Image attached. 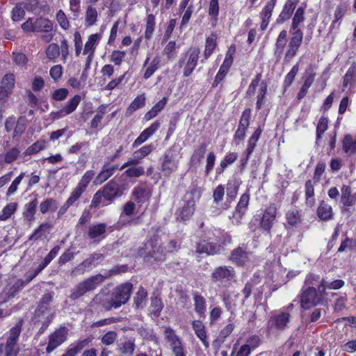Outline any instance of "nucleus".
<instances>
[{
  "label": "nucleus",
  "mask_w": 356,
  "mask_h": 356,
  "mask_svg": "<svg viewBox=\"0 0 356 356\" xmlns=\"http://www.w3.org/2000/svg\"><path fill=\"white\" fill-rule=\"evenodd\" d=\"M108 105L102 104L97 109V113L90 122V127L92 129L98 128L102 123V120L107 111Z\"/></svg>",
  "instance_id": "obj_48"
},
{
  "label": "nucleus",
  "mask_w": 356,
  "mask_h": 356,
  "mask_svg": "<svg viewBox=\"0 0 356 356\" xmlns=\"http://www.w3.org/2000/svg\"><path fill=\"white\" fill-rule=\"evenodd\" d=\"M261 282V277L258 274H254L252 277L245 284V286L242 291L243 294L244 295L245 299H248L251 293L252 288L257 284H259Z\"/></svg>",
  "instance_id": "obj_52"
},
{
  "label": "nucleus",
  "mask_w": 356,
  "mask_h": 356,
  "mask_svg": "<svg viewBox=\"0 0 356 356\" xmlns=\"http://www.w3.org/2000/svg\"><path fill=\"white\" fill-rule=\"evenodd\" d=\"M155 16L153 14H148L146 19L145 38L149 40L154 31L155 27Z\"/></svg>",
  "instance_id": "obj_61"
},
{
  "label": "nucleus",
  "mask_w": 356,
  "mask_h": 356,
  "mask_svg": "<svg viewBox=\"0 0 356 356\" xmlns=\"http://www.w3.org/2000/svg\"><path fill=\"white\" fill-rule=\"evenodd\" d=\"M318 291L314 286L303 287L300 296V305L304 309H309L312 307L321 304L322 298Z\"/></svg>",
  "instance_id": "obj_10"
},
{
  "label": "nucleus",
  "mask_w": 356,
  "mask_h": 356,
  "mask_svg": "<svg viewBox=\"0 0 356 356\" xmlns=\"http://www.w3.org/2000/svg\"><path fill=\"white\" fill-rule=\"evenodd\" d=\"M315 76L316 73L312 67L306 70L304 83L297 95V99L298 100L303 99L306 96L309 88L312 86L314 81Z\"/></svg>",
  "instance_id": "obj_27"
},
{
  "label": "nucleus",
  "mask_w": 356,
  "mask_h": 356,
  "mask_svg": "<svg viewBox=\"0 0 356 356\" xmlns=\"http://www.w3.org/2000/svg\"><path fill=\"white\" fill-rule=\"evenodd\" d=\"M344 286V282L342 280H336L332 282H327L325 280L319 287L320 296H325V290L328 289H339Z\"/></svg>",
  "instance_id": "obj_47"
},
{
  "label": "nucleus",
  "mask_w": 356,
  "mask_h": 356,
  "mask_svg": "<svg viewBox=\"0 0 356 356\" xmlns=\"http://www.w3.org/2000/svg\"><path fill=\"white\" fill-rule=\"evenodd\" d=\"M327 128L328 118L325 116H321L316 127V143H318V141L322 138L323 134Z\"/></svg>",
  "instance_id": "obj_62"
},
{
  "label": "nucleus",
  "mask_w": 356,
  "mask_h": 356,
  "mask_svg": "<svg viewBox=\"0 0 356 356\" xmlns=\"http://www.w3.org/2000/svg\"><path fill=\"white\" fill-rule=\"evenodd\" d=\"M286 219L288 225L293 227H298L302 221L300 212L297 209L289 210L286 213Z\"/></svg>",
  "instance_id": "obj_39"
},
{
  "label": "nucleus",
  "mask_w": 356,
  "mask_h": 356,
  "mask_svg": "<svg viewBox=\"0 0 356 356\" xmlns=\"http://www.w3.org/2000/svg\"><path fill=\"white\" fill-rule=\"evenodd\" d=\"M195 201L193 197L184 202V205L177 211V219L181 221L188 220L194 213Z\"/></svg>",
  "instance_id": "obj_22"
},
{
  "label": "nucleus",
  "mask_w": 356,
  "mask_h": 356,
  "mask_svg": "<svg viewBox=\"0 0 356 356\" xmlns=\"http://www.w3.org/2000/svg\"><path fill=\"white\" fill-rule=\"evenodd\" d=\"M128 167L124 175L129 178H137L145 175V168L142 165H135Z\"/></svg>",
  "instance_id": "obj_57"
},
{
  "label": "nucleus",
  "mask_w": 356,
  "mask_h": 356,
  "mask_svg": "<svg viewBox=\"0 0 356 356\" xmlns=\"http://www.w3.org/2000/svg\"><path fill=\"white\" fill-rule=\"evenodd\" d=\"M268 85L266 81H261L260 88L257 96L256 108L257 110H260L263 105L266 103V95L267 94Z\"/></svg>",
  "instance_id": "obj_55"
},
{
  "label": "nucleus",
  "mask_w": 356,
  "mask_h": 356,
  "mask_svg": "<svg viewBox=\"0 0 356 356\" xmlns=\"http://www.w3.org/2000/svg\"><path fill=\"white\" fill-rule=\"evenodd\" d=\"M251 118V109L245 108L241 116L238 128L234 135L233 140L238 142L243 140L250 125Z\"/></svg>",
  "instance_id": "obj_17"
},
{
  "label": "nucleus",
  "mask_w": 356,
  "mask_h": 356,
  "mask_svg": "<svg viewBox=\"0 0 356 356\" xmlns=\"http://www.w3.org/2000/svg\"><path fill=\"white\" fill-rule=\"evenodd\" d=\"M53 292L46 293L42 296L38 306V312H41L43 314L45 311L48 310L49 305L53 300Z\"/></svg>",
  "instance_id": "obj_58"
},
{
  "label": "nucleus",
  "mask_w": 356,
  "mask_h": 356,
  "mask_svg": "<svg viewBox=\"0 0 356 356\" xmlns=\"http://www.w3.org/2000/svg\"><path fill=\"white\" fill-rule=\"evenodd\" d=\"M151 196L152 191L145 183H140L136 186L131 193L132 200L139 206L148 202Z\"/></svg>",
  "instance_id": "obj_16"
},
{
  "label": "nucleus",
  "mask_w": 356,
  "mask_h": 356,
  "mask_svg": "<svg viewBox=\"0 0 356 356\" xmlns=\"http://www.w3.org/2000/svg\"><path fill=\"white\" fill-rule=\"evenodd\" d=\"M294 31L289 40V42L284 54V63L290 62L297 54L303 39V32L300 28L293 29Z\"/></svg>",
  "instance_id": "obj_12"
},
{
  "label": "nucleus",
  "mask_w": 356,
  "mask_h": 356,
  "mask_svg": "<svg viewBox=\"0 0 356 356\" xmlns=\"http://www.w3.org/2000/svg\"><path fill=\"white\" fill-rule=\"evenodd\" d=\"M93 305L102 306L107 311L115 308L114 302L111 293L100 292L95 296L92 302Z\"/></svg>",
  "instance_id": "obj_26"
},
{
  "label": "nucleus",
  "mask_w": 356,
  "mask_h": 356,
  "mask_svg": "<svg viewBox=\"0 0 356 356\" xmlns=\"http://www.w3.org/2000/svg\"><path fill=\"white\" fill-rule=\"evenodd\" d=\"M277 207L275 204H269L264 210L261 218L259 226L261 229L268 234H270L271 229L276 220Z\"/></svg>",
  "instance_id": "obj_15"
},
{
  "label": "nucleus",
  "mask_w": 356,
  "mask_h": 356,
  "mask_svg": "<svg viewBox=\"0 0 356 356\" xmlns=\"http://www.w3.org/2000/svg\"><path fill=\"white\" fill-rule=\"evenodd\" d=\"M68 329L60 326L49 336V341L46 348V353H51L58 346L63 344L67 339Z\"/></svg>",
  "instance_id": "obj_14"
},
{
  "label": "nucleus",
  "mask_w": 356,
  "mask_h": 356,
  "mask_svg": "<svg viewBox=\"0 0 356 356\" xmlns=\"http://www.w3.org/2000/svg\"><path fill=\"white\" fill-rule=\"evenodd\" d=\"M194 309L200 316H203L206 312L205 298L197 291L193 293Z\"/></svg>",
  "instance_id": "obj_40"
},
{
  "label": "nucleus",
  "mask_w": 356,
  "mask_h": 356,
  "mask_svg": "<svg viewBox=\"0 0 356 356\" xmlns=\"http://www.w3.org/2000/svg\"><path fill=\"white\" fill-rule=\"evenodd\" d=\"M317 216L324 221L332 219L334 213L332 207L325 201H321L317 209Z\"/></svg>",
  "instance_id": "obj_37"
},
{
  "label": "nucleus",
  "mask_w": 356,
  "mask_h": 356,
  "mask_svg": "<svg viewBox=\"0 0 356 356\" xmlns=\"http://www.w3.org/2000/svg\"><path fill=\"white\" fill-rule=\"evenodd\" d=\"M250 199V195L249 191H246L241 195L239 201L232 214V218L237 224L241 222V220L245 215L248 209Z\"/></svg>",
  "instance_id": "obj_19"
},
{
  "label": "nucleus",
  "mask_w": 356,
  "mask_h": 356,
  "mask_svg": "<svg viewBox=\"0 0 356 356\" xmlns=\"http://www.w3.org/2000/svg\"><path fill=\"white\" fill-rule=\"evenodd\" d=\"M222 249V248L220 245L204 239L200 240L195 245V252L200 254L214 255L219 254Z\"/></svg>",
  "instance_id": "obj_21"
},
{
  "label": "nucleus",
  "mask_w": 356,
  "mask_h": 356,
  "mask_svg": "<svg viewBox=\"0 0 356 356\" xmlns=\"http://www.w3.org/2000/svg\"><path fill=\"white\" fill-rule=\"evenodd\" d=\"M161 171L166 177H169L173 172L178 169L179 160L177 151L170 147L165 150L161 159Z\"/></svg>",
  "instance_id": "obj_8"
},
{
  "label": "nucleus",
  "mask_w": 356,
  "mask_h": 356,
  "mask_svg": "<svg viewBox=\"0 0 356 356\" xmlns=\"http://www.w3.org/2000/svg\"><path fill=\"white\" fill-rule=\"evenodd\" d=\"M341 202L345 207H352L356 204V195L353 194L350 186L343 184L341 188Z\"/></svg>",
  "instance_id": "obj_30"
},
{
  "label": "nucleus",
  "mask_w": 356,
  "mask_h": 356,
  "mask_svg": "<svg viewBox=\"0 0 356 356\" xmlns=\"http://www.w3.org/2000/svg\"><path fill=\"white\" fill-rule=\"evenodd\" d=\"M296 7V3L292 0H287L282 10L279 15L276 22L278 24H283L285 21L289 19Z\"/></svg>",
  "instance_id": "obj_32"
},
{
  "label": "nucleus",
  "mask_w": 356,
  "mask_h": 356,
  "mask_svg": "<svg viewBox=\"0 0 356 356\" xmlns=\"http://www.w3.org/2000/svg\"><path fill=\"white\" fill-rule=\"evenodd\" d=\"M154 147L152 144L144 145L139 149L135 151L132 157L129 158L120 168L122 170L128 166L138 165L142 159L153 152Z\"/></svg>",
  "instance_id": "obj_18"
},
{
  "label": "nucleus",
  "mask_w": 356,
  "mask_h": 356,
  "mask_svg": "<svg viewBox=\"0 0 356 356\" xmlns=\"http://www.w3.org/2000/svg\"><path fill=\"white\" fill-rule=\"evenodd\" d=\"M291 314L283 310L275 311L271 314L266 324L268 334L281 332L289 327Z\"/></svg>",
  "instance_id": "obj_6"
},
{
  "label": "nucleus",
  "mask_w": 356,
  "mask_h": 356,
  "mask_svg": "<svg viewBox=\"0 0 356 356\" xmlns=\"http://www.w3.org/2000/svg\"><path fill=\"white\" fill-rule=\"evenodd\" d=\"M98 12L96 8L88 6L86 10L85 26L90 27L94 26L97 22Z\"/></svg>",
  "instance_id": "obj_45"
},
{
  "label": "nucleus",
  "mask_w": 356,
  "mask_h": 356,
  "mask_svg": "<svg viewBox=\"0 0 356 356\" xmlns=\"http://www.w3.org/2000/svg\"><path fill=\"white\" fill-rule=\"evenodd\" d=\"M161 58L159 55H156L153 60L150 62L149 66L147 67L143 78L148 79L153 74L161 67Z\"/></svg>",
  "instance_id": "obj_50"
},
{
  "label": "nucleus",
  "mask_w": 356,
  "mask_h": 356,
  "mask_svg": "<svg viewBox=\"0 0 356 356\" xmlns=\"http://www.w3.org/2000/svg\"><path fill=\"white\" fill-rule=\"evenodd\" d=\"M53 26V22L48 18L38 17L36 18L29 17L22 24L21 28L25 32L45 33L47 34L42 35L41 38L45 42H50L53 39L51 33Z\"/></svg>",
  "instance_id": "obj_3"
},
{
  "label": "nucleus",
  "mask_w": 356,
  "mask_h": 356,
  "mask_svg": "<svg viewBox=\"0 0 356 356\" xmlns=\"http://www.w3.org/2000/svg\"><path fill=\"white\" fill-rule=\"evenodd\" d=\"M58 209V202L53 198H47L42 201L39 205L41 213L45 214L49 211L54 212Z\"/></svg>",
  "instance_id": "obj_51"
},
{
  "label": "nucleus",
  "mask_w": 356,
  "mask_h": 356,
  "mask_svg": "<svg viewBox=\"0 0 356 356\" xmlns=\"http://www.w3.org/2000/svg\"><path fill=\"white\" fill-rule=\"evenodd\" d=\"M26 285L23 280L18 279L11 286H6L4 291L8 298H14Z\"/></svg>",
  "instance_id": "obj_43"
},
{
  "label": "nucleus",
  "mask_w": 356,
  "mask_h": 356,
  "mask_svg": "<svg viewBox=\"0 0 356 356\" xmlns=\"http://www.w3.org/2000/svg\"><path fill=\"white\" fill-rule=\"evenodd\" d=\"M104 259L103 254L95 252L83 260L80 264L72 270L73 276L83 275L90 270L93 267L99 265Z\"/></svg>",
  "instance_id": "obj_13"
},
{
  "label": "nucleus",
  "mask_w": 356,
  "mask_h": 356,
  "mask_svg": "<svg viewBox=\"0 0 356 356\" xmlns=\"http://www.w3.org/2000/svg\"><path fill=\"white\" fill-rule=\"evenodd\" d=\"M299 71V65L298 64L294 65L291 70L289 72V73L285 76L283 86L284 89H287L293 83L296 76L297 75Z\"/></svg>",
  "instance_id": "obj_64"
},
{
  "label": "nucleus",
  "mask_w": 356,
  "mask_h": 356,
  "mask_svg": "<svg viewBox=\"0 0 356 356\" xmlns=\"http://www.w3.org/2000/svg\"><path fill=\"white\" fill-rule=\"evenodd\" d=\"M147 293L143 287H140L134 298V307L135 309L143 308L145 305Z\"/></svg>",
  "instance_id": "obj_53"
},
{
  "label": "nucleus",
  "mask_w": 356,
  "mask_h": 356,
  "mask_svg": "<svg viewBox=\"0 0 356 356\" xmlns=\"http://www.w3.org/2000/svg\"><path fill=\"white\" fill-rule=\"evenodd\" d=\"M248 259V253L241 247L234 249L229 256V260L238 266H243Z\"/></svg>",
  "instance_id": "obj_34"
},
{
  "label": "nucleus",
  "mask_w": 356,
  "mask_h": 356,
  "mask_svg": "<svg viewBox=\"0 0 356 356\" xmlns=\"http://www.w3.org/2000/svg\"><path fill=\"white\" fill-rule=\"evenodd\" d=\"M107 225L104 222L90 225L88 227L87 236L92 243H99L106 238Z\"/></svg>",
  "instance_id": "obj_20"
},
{
  "label": "nucleus",
  "mask_w": 356,
  "mask_h": 356,
  "mask_svg": "<svg viewBox=\"0 0 356 356\" xmlns=\"http://www.w3.org/2000/svg\"><path fill=\"white\" fill-rule=\"evenodd\" d=\"M192 327L199 339L202 341L205 348L209 346V343L207 341V332L203 323L200 321L195 320L192 323Z\"/></svg>",
  "instance_id": "obj_35"
},
{
  "label": "nucleus",
  "mask_w": 356,
  "mask_h": 356,
  "mask_svg": "<svg viewBox=\"0 0 356 356\" xmlns=\"http://www.w3.org/2000/svg\"><path fill=\"white\" fill-rule=\"evenodd\" d=\"M160 126L161 122L156 120L149 127L146 128L141 132V134L134 141L132 147L135 148L145 143L159 129Z\"/></svg>",
  "instance_id": "obj_25"
},
{
  "label": "nucleus",
  "mask_w": 356,
  "mask_h": 356,
  "mask_svg": "<svg viewBox=\"0 0 356 356\" xmlns=\"http://www.w3.org/2000/svg\"><path fill=\"white\" fill-rule=\"evenodd\" d=\"M38 205V199L35 198L26 204L24 206L22 214L24 218L29 222H32L35 220V215L37 211Z\"/></svg>",
  "instance_id": "obj_36"
},
{
  "label": "nucleus",
  "mask_w": 356,
  "mask_h": 356,
  "mask_svg": "<svg viewBox=\"0 0 356 356\" xmlns=\"http://www.w3.org/2000/svg\"><path fill=\"white\" fill-rule=\"evenodd\" d=\"M146 98L145 94L138 95L131 103L126 111V115L131 116L136 110L143 108L145 105Z\"/></svg>",
  "instance_id": "obj_42"
},
{
  "label": "nucleus",
  "mask_w": 356,
  "mask_h": 356,
  "mask_svg": "<svg viewBox=\"0 0 356 356\" xmlns=\"http://www.w3.org/2000/svg\"><path fill=\"white\" fill-rule=\"evenodd\" d=\"M305 21V8L303 7H298L296 10L291 26V29L299 28L300 25Z\"/></svg>",
  "instance_id": "obj_60"
},
{
  "label": "nucleus",
  "mask_w": 356,
  "mask_h": 356,
  "mask_svg": "<svg viewBox=\"0 0 356 356\" xmlns=\"http://www.w3.org/2000/svg\"><path fill=\"white\" fill-rule=\"evenodd\" d=\"M217 35L215 33H212L206 39L205 49L204 51V60H207L213 54L216 47Z\"/></svg>",
  "instance_id": "obj_44"
},
{
  "label": "nucleus",
  "mask_w": 356,
  "mask_h": 356,
  "mask_svg": "<svg viewBox=\"0 0 356 356\" xmlns=\"http://www.w3.org/2000/svg\"><path fill=\"white\" fill-rule=\"evenodd\" d=\"M101 32L89 35L88 41L85 44L83 54H95L97 45L99 43L102 38V26L100 29Z\"/></svg>",
  "instance_id": "obj_29"
},
{
  "label": "nucleus",
  "mask_w": 356,
  "mask_h": 356,
  "mask_svg": "<svg viewBox=\"0 0 356 356\" xmlns=\"http://www.w3.org/2000/svg\"><path fill=\"white\" fill-rule=\"evenodd\" d=\"M150 312L154 316H159L163 308V302L161 298L154 297L151 298Z\"/></svg>",
  "instance_id": "obj_63"
},
{
  "label": "nucleus",
  "mask_w": 356,
  "mask_h": 356,
  "mask_svg": "<svg viewBox=\"0 0 356 356\" xmlns=\"http://www.w3.org/2000/svg\"><path fill=\"white\" fill-rule=\"evenodd\" d=\"M125 190L124 185L120 184L112 179L94 194L90 207L91 209L97 208L103 200L111 203L115 199L121 197Z\"/></svg>",
  "instance_id": "obj_2"
},
{
  "label": "nucleus",
  "mask_w": 356,
  "mask_h": 356,
  "mask_svg": "<svg viewBox=\"0 0 356 356\" xmlns=\"http://www.w3.org/2000/svg\"><path fill=\"white\" fill-rule=\"evenodd\" d=\"M133 289V284L125 282L115 287L111 292L115 309L119 308L126 304L130 298Z\"/></svg>",
  "instance_id": "obj_11"
},
{
  "label": "nucleus",
  "mask_w": 356,
  "mask_h": 356,
  "mask_svg": "<svg viewBox=\"0 0 356 356\" xmlns=\"http://www.w3.org/2000/svg\"><path fill=\"white\" fill-rule=\"evenodd\" d=\"M81 101V97L79 95H74L62 108L63 112L65 113L67 115L71 114L76 109Z\"/></svg>",
  "instance_id": "obj_56"
},
{
  "label": "nucleus",
  "mask_w": 356,
  "mask_h": 356,
  "mask_svg": "<svg viewBox=\"0 0 356 356\" xmlns=\"http://www.w3.org/2000/svg\"><path fill=\"white\" fill-rule=\"evenodd\" d=\"M51 228V225L49 222H44L40 224L29 236V240L37 241L42 238L43 236L46 237L45 233Z\"/></svg>",
  "instance_id": "obj_46"
},
{
  "label": "nucleus",
  "mask_w": 356,
  "mask_h": 356,
  "mask_svg": "<svg viewBox=\"0 0 356 356\" xmlns=\"http://www.w3.org/2000/svg\"><path fill=\"white\" fill-rule=\"evenodd\" d=\"M138 254L146 261L162 262L166 259L165 248L163 247L160 237L156 234L146 239L138 248Z\"/></svg>",
  "instance_id": "obj_1"
},
{
  "label": "nucleus",
  "mask_w": 356,
  "mask_h": 356,
  "mask_svg": "<svg viewBox=\"0 0 356 356\" xmlns=\"http://www.w3.org/2000/svg\"><path fill=\"white\" fill-rule=\"evenodd\" d=\"M325 282L324 279H321L319 275H314L313 273H310L307 275L305 280V286H316L317 291L319 292V287L323 282Z\"/></svg>",
  "instance_id": "obj_59"
},
{
  "label": "nucleus",
  "mask_w": 356,
  "mask_h": 356,
  "mask_svg": "<svg viewBox=\"0 0 356 356\" xmlns=\"http://www.w3.org/2000/svg\"><path fill=\"white\" fill-rule=\"evenodd\" d=\"M207 144L202 143L194 149L191 158V161L194 163H200L207 152Z\"/></svg>",
  "instance_id": "obj_49"
},
{
  "label": "nucleus",
  "mask_w": 356,
  "mask_h": 356,
  "mask_svg": "<svg viewBox=\"0 0 356 356\" xmlns=\"http://www.w3.org/2000/svg\"><path fill=\"white\" fill-rule=\"evenodd\" d=\"M241 183V180L236 177H233L228 179L226 188L227 199H229L232 201L236 197Z\"/></svg>",
  "instance_id": "obj_31"
},
{
  "label": "nucleus",
  "mask_w": 356,
  "mask_h": 356,
  "mask_svg": "<svg viewBox=\"0 0 356 356\" xmlns=\"http://www.w3.org/2000/svg\"><path fill=\"white\" fill-rule=\"evenodd\" d=\"M236 272L229 266H220L214 268L211 273V280L218 287L228 288L234 280Z\"/></svg>",
  "instance_id": "obj_7"
},
{
  "label": "nucleus",
  "mask_w": 356,
  "mask_h": 356,
  "mask_svg": "<svg viewBox=\"0 0 356 356\" xmlns=\"http://www.w3.org/2000/svg\"><path fill=\"white\" fill-rule=\"evenodd\" d=\"M288 33L282 30L278 35L274 49V55L277 59H280L284 52L287 42Z\"/></svg>",
  "instance_id": "obj_33"
},
{
  "label": "nucleus",
  "mask_w": 356,
  "mask_h": 356,
  "mask_svg": "<svg viewBox=\"0 0 356 356\" xmlns=\"http://www.w3.org/2000/svg\"><path fill=\"white\" fill-rule=\"evenodd\" d=\"M136 349L134 340H127L119 345V352L125 356H131L134 355Z\"/></svg>",
  "instance_id": "obj_54"
},
{
  "label": "nucleus",
  "mask_w": 356,
  "mask_h": 356,
  "mask_svg": "<svg viewBox=\"0 0 356 356\" xmlns=\"http://www.w3.org/2000/svg\"><path fill=\"white\" fill-rule=\"evenodd\" d=\"M163 334L164 339L168 343L171 351L185 345L181 337L176 334L175 331L172 327H165Z\"/></svg>",
  "instance_id": "obj_23"
},
{
  "label": "nucleus",
  "mask_w": 356,
  "mask_h": 356,
  "mask_svg": "<svg viewBox=\"0 0 356 356\" xmlns=\"http://www.w3.org/2000/svg\"><path fill=\"white\" fill-rule=\"evenodd\" d=\"M106 277L102 274H97L84 279L71 289L70 300L74 302L87 293L93 292L103 283Z\"/></svg>",
  "instance_id": "obj_4"
},
{
  "label": "nucleus",
  "mask_w": 356,
  "mask_h": 356,
  "mask_svg": "<svg viewBox=\"0 0 356 356\" xmlns=\"http://www.w3.org/2000/svg\"><path fill=\"white\" fill-rule=\"evenodd\" d=\"M118 169V165H108V164H104L97 175V176L94 179V184L95 185H100L108 179Z\"/></svg>",
  "instance_id": "obj_28"
},
{
  "label": "nucleus",
  "mask_w": 356,
  "mask_h": 356,
  "mask_svg": "<svg viewBox=\"0 0 356 356\" xmlns=\"http://www.w3.org/2000/svg\"><path fill=\"white\" fill-rule=\"evenodd\" d=\"M200 49L197 47H192L179 60V66L184 67L183 76L184 77L189 76L197 65Z\"/></svg>",
  "instance_id": "obj_9"
},
{
  "label": "nucleus",
  "mask_w": 356,
  "mask_h": 356,
  "mask_svg": "<svg viewBox=\"0 0 356 356\" xmlns=\"http://www.w3.org/2000/svg\"><path fill=\"white\" fill-rule=\"evenodd\" d=\"M314 184V181L309 179L305 184L306 204L309 207H313L315 204Z\"/></svg>",
  "instance_id": "obj_41"
},
{
  "label": "nucleus",
  "mask_w": 356,
  "mask_h": 356,
  "mask_svg": "<svg viewBox=\"0 0 356 356\" xmlns=\"http://www.w3.org/2000/svg\"><path fill=\"white\" fill-rule=\"evenodd\" d=\"M23 320L20 319L8 332L6 343L0 344V356H17L20 352L19 336L22 329Z\"/></svg>",
  "instance_id": "obj_5"
},
{
  "label": "nucleus",
  "mask_w": 356,
  "mask_h": 356,
  "mask_svg": "<svg viewBox=\"0 0 356 356\" xmlns=\"http://www.w3.org/2000/svg\"><path fill=\"white\" fill-rule=\"evenodd\" d=\"M168 99L167 97H163L162 99L159 101L149 111L145 113L144 119L146 121H149L155 118L161 111L164 109L168 102Z\"/></svg>",
  "instance_id": "obj_38"
},
{
  "label": "nucleus",
  "mask_w": 356,
  "mask_h": 356,
  "mask_svg": "<svg viewBox=\"0 0 356 356\" xmlns=\"http://www.w3.org/2000/svg\"><path fill=\"white\" fill-rule=\"evenodd\" d=\"M277 0H270L267 2L259 13V16L261 19L260 29L262 31H264L269 24Z\"/></svg>",
  "instance_id": "obj_24"
}]
</instances>
